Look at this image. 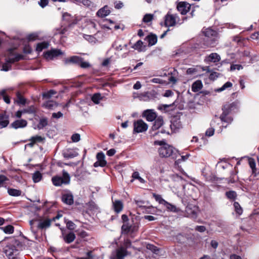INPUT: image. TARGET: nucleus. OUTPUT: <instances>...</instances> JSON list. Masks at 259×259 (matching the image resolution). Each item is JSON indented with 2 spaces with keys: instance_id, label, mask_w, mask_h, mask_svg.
Returning <instances> with one entry per match:
<instances>
[{
  "instance_id": "obj_29",
  "label": "nucleus",
  "mask_w": 259,
  "mask_h": 259,
  "mask_svg": "<svg viewBox=\"0 0 259 259\" xmlns=\"http://www.w3.org/2000/svg\"><path fill=\"white\" fill-rule=\"evenodd\" d=\"M202 88V84L200 80L195 81L192 85V90L194 92H198Z\"/></svg>"
},
{
  "instance_id": "obj_27",
  "label": "nucleus",
  "mask_w": 259,
  "mask_h": 259,
  "mask_svg": "<svg viewBox=\"0 0 259 259\" xmlns=\"http://www.w3.org/2000/svg\"><path fill=\"white\" fill-rule=\"evenodd\" d=\"M62 201L65 204L71 205L73 203V195H62Z\"/></svg>"
},
{
  "instance_id": "obj_59",
  "label": "nucleus",
  "mask_w": 259,
  "mask_h": 259,
  "mask_svg": "<svg viewBox=\"0 0 259 259\" xmlns=\"http://www.w3.org/2000/svg\"><path fill=\"white\" fill-rule=\"evenodd\" d=\"M219 73L216 72H211L209 75V79L211 80H214L218 77Z\"/></svg>"
},
{
  "instance_id": "obj_54",
  "label": "nucleus",
  "mask_w": 259,
  "mask_h": 259,
  "mask_svg": "<svg viewBox=\"0 0 259 259\" xmlns=\"http://www.w3.org/2000/svg\"><path fill=\"white\" fill-rule=\"evenodd\" d=\"M181 126V125L180 124V121L178 120L174 121L172 122V123L170 125L171 128L172 129L173 128H179Z\"/></svg>"
},
{
  "instance_id": "obj_43",
  "label": "nucleus",
  "mask_w": 259,
  "mask_h": 259,
  "mask_svg": "<svg viewBox=\"0 0 259 259\" xmlns=\"http://www.w3.org/2000/svg\"><path fill=\"white\" fill-rule=\"evenodd\" d=\"M238 180V177L236 176V172L235 171H232L231 173V176L229 179V180L228 181V183H233L235 182H236Z\"/></svg>"
},
{
  "instance_id": "obj_32",
  "label": "nucleus",
  "mask_w": 259,
  "mask_h": 259,
  "mask_svg": "<svg viewBox=\"0 0 259 259\" xmlns=\"http://www.w3.org/2000/svg\"><path fill=\"white\" fill-rule=\"evenodd\" d=\"M220 56L217 53H211L208 57V60L212 62H217L220 60Z\"/></svg>"
},
{
  "instance_id": "obj_30",
  "label": "nucleus",
  "mask_w": 259,
  "mask_h": 259,
  "mask_svg": "<svg viewBox=\"0 0 259 259\" xmlns=\"http://www.w3.org/2000/svg\"><path fill=\"white\" fill-rule=\"evenodd\" d=\"M96 158L98 161H100L102 165L104 166L106 165L107 162L105 160V156L103 152L98 153L96 155Z\"/></svg>"
},
{
  "instance_id": "obj_51",
  "label": "nucleus",
  "mask_w": 259,
  "mask_h": 259,
  "mask_svg": "<svg viewBox=\"0 0 259 259\" xmlns=\"http://www.w3.org/2000/svg\"><path fill=\"white\" fill-rule=\"evenodd\" d=\"M71 140L73 142H77L80 140V136L79 134H74L71 136Z\"/></svg>"
},
{
  "instance_id": "obj_15",
  "label": "nucleus",
  "mask_w": 259,
  "mask_h": 259,
  "mask_svg": "<svg viewBox=\"0 0 259 259\" xmlns=\"http://www.w3.org/2000/svg\"><path fill=\"white\" fill-rule=\"evenodd\" d=\"M112 201L114 211L117 213L120 212L123 208L122 201L118 199H113V198H112Z\"/></svg>"
},
{
  "instance_id": "obj_40",
  "label": "nucleus",
  "mask_w": 259,
  "mask_h": 259,
  "mask_svg": "<svg viewBox=\"0 0 259 259\" xmlns=\"http://www.w3.org/2000/svg\"><path fill=\"white\" fill-rule=\"evenodd\" d=\"M87 205L89 209L91 210L95 211L98 209V207L97 204L93 201L89 202L87 203Z\"/></svg>"
},
{
  "instance_id": "obj_48",
  "label": "nucleus",
  "mask_w": 259,
  "mask_h": 259,
  "mask_svg": "<svg viewBox=\"0 0 259 259\" xmlns=\"http://www.w3.org/2000/svg\"><path fill=\"white\" fill-rule=\"evenodd\" d=\"M143 45V41L141 40H139L136 42V43L134 45L133 48L135 50H137L141 51Z\"/></svg>"
},
{
  "instance_id": "obj_3",
  "label": "nucleus",
  "mask_w": 259,
  "mask_h": 259,
  "mask_svg": "<svg viewBox=\"0 0 259 259\" xmlns=\"http://www.w3.org/2000/svg\"><path fill=\"white\" fill-rule=\"evenodd\" d=\"M131 247V241L128 239H125L123 245L118 247L112 252L110 258L124 259L125 256L131 254L127 249Z\"/></svg>"
},
{
  "instance_id": "obj_44",
  "label": "nucleus",
  "mask_w": 259,
  "mask_h": 259,
  "mask_svg": "<svg viewBox=\"0 0 259 259\" xmlns=\"http://www.w3.org/2000/svg\"><path fill=\"white\" fill-rule=\"evenodd\" d=\"M56 92L54 90H50L48 92L43 94V98L46 99H49L52 97L53 95L55 94Z\"/></svg>"
},
{
  "instance_id": "obj_5",
  "label": "nucleus",
  "mask_w": 259,
  "mask_h": 259,
  "mask_svg": "<svg viewBox=\"0 0 259 259\" xmlns=\"http://www.w3.org/2000/svg\"><path fill=\"white\" fill-rule=\"evenodd\" d=\"M13 50H9L10 55L6 59V63L3 65L2 70L7 71L11 69V64L20 61L23 58V56L20 54L13 55Z\"/></svg>"
},
{
  "instance_id": "obj_24",
  "label": "nucleus",
  "mask_w": 259,
  "mask_h": 259,
  "mask_svg": "<svg viewBox=\"0 0 259 259\" xmlns=\"http://www.w3.org/2000/svg\"><path fill=\"white\" fill-rule=\"evenodd\" d=\"M9 117L6 114H0V128L6 127L9 124Z\"/></svg>"
},
{
  "instance_id": "obj_16",
  "label": "nucleus",
  "mask_w": 259,
  "mask_h": 259,
  "mask_svg": "<svg viewBox=\"0 0 259 259\" xmlns=\"http://www.w3.org/2000/svg\"><path fill=\"white\" fill-rule=\"evenodd\" d=\"M190 7L191 5L189 4L182 2L178 5L177 9L182 15H185L190 10Z\"/></svg>"
},
{
  "instance_id": "obj_62",
  "label": "nucleus",
  "mask_w": 259,
  "mask_h": 259,
  "mask_svg": "<svg viewBox=\"0 0 259 259\" xmlns=\"http://www.w3.org/2000/svg\"><path fill=\"white\" fill-rule=\"evenodd\" d=\"M63 114L62 112L60 111L58 112L57 113H53L52 114V117L54 118H59L60 117H62L63 116Z\"/></svg>"
},
{
  "instance_id": "obj_38",
  "label": "nucleus",
  "mask_w": 259,
  "mask_h": 259,
  "mask_svg": "<svg viewBox=\"0 0 259 259\" xmlns=\"http://www.w3.org/2000/svg\"><path fill=\"white\" fill-rule=\"evenodd\" d=\"M232 86V83L231 82L228 81L225 83L221 88L217 89L215 91L218 92H221L228 88H231Z\"/></svg>"
},
{
  "instance_id": "obj_52",
  "label": "nucleus",
  "mask_w": 259,
  "mask_h": 259,
  "mask_svg": "<svg viewBox=\"0 0 259 259\" xmlns=\"http://www.w3.org/2000/svg\"><path fill=\"white\" fill-rule=\"evenodd\" d=\"M24 113H33L35 112V108L34 106H31L28 108L23 110Z\"/></svg>"
},
{
  "instance_id": "obj_23",
  "label": "nucleus",
  "mask_w": 259,
  "mask_h": 259,
  "mask_svg": "<svg viewBox=\"0 0 259 259\" xmlns=\"http://www.w3.org/2000/svg\"><path fill=\"white\" fill-rule=\"evenodd\" d=\"M58 104L55 101L53 100H48L44 103L42 106L48 109H55L57 106Z\"/></svg>"
},
{
  "instance_id": "obj_39",
  "label": "nucleus",
  "mask_w": 259,
  "mask_h": 259,
  "mask_svg": "<svg viewBox=\"0 0 259 259\" xmlns=\"http://www.w3.org/2000/svg\"><path fill=\"white\" fill-rule=\"evenodd\" d=\"M248 162L249 166L252 169V174L255 175V171L256 169L255 168V162L253 158H249L248 160Z\"/></svg>"
},
{
  "instance_id": "obj_42",
  "label": "nucleus",
  "mask_w": 259,
  "mask_h": 259,
  "mask_svg": "<svg viewBox=\"0 0 259 259\" xmlns=\"http://www.w3.org/2000/svg\"><path fill=\"white\" fill-rule=\"evenodd\" d=\"M9 181V179L6 176L0 175V187L5 186Z\"/></svg>"
},
{
  "instance_id": "obj_45",
  "label": "nucleus",
  "mask_w": 259,
  "mask_h": 259,
  "mask_svg": "<svg viewBox=\"0 0 259 259\" xmlns=\"http://www.w3.org/2000/svg\"><path fill=\"white\" fill-rule=\"evenodd\" d=\"M92 100L95 104H98L101 100V94L99 93L95 94L93 96Z\"/></svg>"
},
{
  "instance_id": "obj_21",
  "label": "nucleus",
  "mask_w": 259,
  "mask_h": 259,
  "mask_svg": "<svg viewBox=\"0 0 259 259\" xmlns=\"http://www.w3.org/2000/svg\"><path fill=\"white\" fill-rule=\"evenodd\" d=\"M62 237L64 241L69 244L75 240L76 236L73 232H71L65 235L63 234Z\"/></svg>"
},
{
  "instance_id": "obj_22",
  "label": "nucleus",
  "mask_w": 259,
  "mask_h": 259,
  "mask_svg": "<svg viewBox=\"0 0 259 259\" xmlns=\"http://www.w3.org/2000/svg\"><path fill=\"white\" fill-rule=\"evenodd\" d=\"M138 98L140 101L145 102L149 101L153 98V94L149 92L140 94Z\"/></svg>"
},
{
  "instance_id": "obj_14",
  "label": "nucleus",
  "mask_w": 259,
  "mask_h": 259,
  "mask_svg": "<svg viewBox=\"0 0 259 259\" xmlns=\"http://www.w3.org/2000/svg\"><path fill=\"white\" fill-rule=\"evenodd\" d=\"M63 54L60 50L53 49L44 53V57L46 59L52 60L54 58Z\"/></svg>"
},
{
  "instance_id": "obj_35",
  "label": "nucleus",
  "mask_w": 259,
  "mask_h": 259,
  "mask_svg": "<svg viewBox=\"0 0 259 259\" xmlns=\"http://www.w3.org/2000/svg\"><path fill=\"white\" fill-rule=\"evenodd\" d=\"M233 206L236 213L239 215H241L243 212V209L239 203L237 202H234Z\"/></svg>"
},
{
  "instance_id": "obj_13",
  "label": "nucleus",
  "mask_w": 259,
  "mask_h": 259,
  "mask_svg": "<svg viewBox=\"0 0 259 259\" xmlns=\"http://www.w3.org/2000/svg\"><path fill=\"white\" fill-rule=\"evenodd\" d=\"M203 33H204L205 36H206L207 37H208L206 41H208V42L209 41H211L210 43H209V45L210 47L214 46L215 45V38L211 39V38H210V37L215 36L217 34L216 31H215L211 29L207 28L203 31Z\"/></svg>"
},
{
  "instance_id": "obj_7",
  "label": "nucleus",
  "mask_w": 259,
  "mask_h": 259,
  "mask_svg": "<svg viewBox=\"0 0 259 259\" xmlns=\"http://www.w3.org/2000/svg\"><path fill=\"white\" fill-rule=\"evenodd\" d=\"M187 199L185 197L182 198V201L186 205V212L187 216L190 218L195 219L197 215L198 208L195 205L189 204L187 202Z\"/></svg>"
},
{
  "instance_id": "obj_61",
  "label": "nucleus",
  "mask_w": 259,
  "mask_h": 259,
  "mask_svg": "<svg viewBox=\"0 0 259 259\" xmlns=\"http://www.w3.org/2000/svg\"><path fill=\"white\" fill-rule=\"evenodd\" d=\"M196 72H197V69H196V68H189L186 71L187 74H194Z\"/></svg>"
},
{
  "instance_id": "obj_58",
  "label": "nucleus",
  "mask_w": 259,
  "mask_h": 259,
  "mask_svg": "<svg viewBox=\"0 0 259 259\" xmlns=\"http://www.w3.org/2000/svg\"><path fill=\"white\" fill-rule=\"evenodd\" d=\"M8 192L9 194H20L21 192L19 190L16 189H8Z\"/></svg>"
},
{
  "instance_id": "obj_47",
  "label": "nucleus",
  "mask_w": 259,
  "mask_h": 259,
  "mask_svg": "<svg viewBox=\"0 0 259 259\" xmlns=\"http://www.w3.org/2000/svg\"><path fill=\"white\" fill-rule=\"evenodd\" d=\"M147 248L150 250L154 253H157L159 251V249L155 246L152 244H148L147 245Z\"/></svg>"
},
{
  "instance_id": "obj_60",
  "label": "nucleus",
  "mask_w": 259,
  "mask_h": 259,
  "mask_svg": "<svg viewBox=\"0 0 259 259\" xmlns=\"http://www.w3.org/2000/svg\"><path fill=\"white\" fill-rule=\"evenodd\" d=\"M37 36H38L36 34L32 33V34H29L27 38L29 41H33V40H35L36 39V38L37 37Z\"/></svg>"
},
{
  "instance_id": "obj_55",
  "label": "nucleus",
  "mask_w": 259,
  "mask_h": 259,
  "mask_svg": "<svg viewBox=\"0 0 259 259\" xmlns=\"http://www.w3.org/2000/svg\"><path fill=\"white\" fill-rule=\"evenodd\" d=\"M214 129L213 128H209L206 130L205 132V135L208 137L212 136L214 134Z\"/></svg>"
},
{
  "instance_id": "obj_28",
  "label": "nucleus",
  "mask_w": 259,
  "mask_h": 259,
  "mask_svg": "<svg viewBox=\"0 0 259 259\" xmlns=\"http://www.w3.org/2000/svg\"><path fill=\"white\" fill-rule=\"evenodd\" d=\"M146 39L148 41L149 46H153L156 44L157 41V37L155 34H150L146 37Z\"/></svg>"
},
{
  "instance_id": "obj_17",
  "label": "nucleus",
  "mask_w": 259,
  "mask_h": 259,
  "mask_svg": "<svg viewBox=\"0 0 259 259\" xmlns=\"http://www.w3.org/2000/svg\"><path fill=\"white\" fill-rule=\"evenodd\" d=\"M176 23V17L175 15L167 14L165 17V24L166 26H173Z\"/></svg>"
},
{
  "instance_id": "obj_41",
  "label": "nucleus",
  "mask_w": 259,
  "mask_h": 259,
  "mask_svg": "<svg viewBox=\"0 0 259 259\" xmlns=\"http://www.w3.org/2000/svg\"><path fill=\"white\" fill-rule=\"evenodd\" d=\"M48 124V120L46 118L40 119L37 125L38 129H42Z\"/></svg>"
},
{
  "instance_id": "obj_25",
  "label": "nucleus",
  "mask_w": 259,
  "mask_h": 259,
  "mask_svg": "<svg viewBox=\"0 0 259 259\" xmlns=\"http://www.w3.org/2000/svg\"><path fill=\"white\" fill-rule=\"evenodd\" d=\"M154 123L152 127L153 131H156L159 128L163 123V120L162 117H158L155 119Z\"/></svg>"
},
{
  "instance_id": "obj_8",
  "label": "nucleus",
  "mask_w": 259,
  "mask_h": 259,
  "mask_svg": "<svg viewBox=\"0 0 259 259\" xmlns=\"http://www.w3.org/2000/svg\"><path fill=\"white\" fill-rule=\"evenodd\" d=\"M234 104H226L223 108V113L220 116V119L222 121L231 123L233 119L231 117H227L230 113L231 108L234 106Z\"/></svg>"
},
{
  "instance_id": "obj_11",
  "label": "nucleus",
  "mask_w": 259,
  "mask_h": 259,
  "mask_svg": "<svg viewBox=\"0 0 259 259\" xmlns=\"http://www.w3.org/2000/svg\"><path fill=\"white\" fill-rule=\"evenodd\" d=\"M148 129V125L142 120H138L134 123V132L136 133L145 132Z\"/></svg>"
},
{
  "instance_id": "obj_18",
  "label": "nucleus",
  "mask_w": 259,
  "mask_h": 259,
  "mask_svg": "<svg viewBox=\"0 0 259 259\" xmlns=\"http://www.w3.org/2000/svg\"><path fill=\"white\" fill-rule=\"evenodd\" d=\"M144 116L149 121H152L156 119V114L153 110H147L143 113Z\"/></svg>"
},
{
  "instance_id": "obj_9",
  "label": "nucleus",
  "mask_w": 259,
  "mask_h": 259,
  "mask_svg": "<svg viewBox=\"0 0 259 259\" xmlns=\"http://www.w3.org/2000/svg\"><path fill=\"white\" fill-rule=\"evenodd\" d=\"M153 196L156 201H158L160 204H163L168 210L174 212H178L180 211L179 208L163 199L161 197V195H153Z\"/></svg>"
},
{
  "instance_id": "obj_53",
  "label": "nucleus",
  "mask_w": 259,
  "mask_h": 259,
  "mask_svg": "<svg viewBox=\"0 0 259 259\" xmlns=\"http://www.w3.org/2000/svg\"><path fill=\"white\" fill-rule=\"evenodd\" d=\"M66 226L69 230H73L75 229V224L71 221H69L66 223Z\"/></svg>"
},
{
  "instance_id": "obj_50",
  "label": "nucleus",
  "mask_w": 259,
  "mask_h": 259,
  "mask_svg": "<svg viewBox=\"0 0 259 259\" xmlns=\"http://www.w3.org/2000/svg\"><path fill=\"white\" fill-rule=\"evenodd\" d=\"M81 58L78 56H73L70 58L68 62L77 63L81 61Z\"/></svg>"
},
{
  "instance_id": "obj_19",
  "label": "nucleus",
  "mask_w": 259,
  "mask_h": 259,
  "mask_svg": "<svg viewBox=\"0 0 259 259\" xmlns=\"http://www.w3.org/2000/svg\"><path fill=\"white\" fill-rule=\"evenodd\" d=\"M27 124V122L24 119L17 120L11 124L12 127L17 129L18 128H23Z\"/></svg>"
},
{
  "instance_id": "obj_34",
  "label": "nucleus",
  "mask_w": 259,
  "mask_h": 259,
  "mask_svg": "<svg viewBox=\"0 0 259 259\" xmlns=\"http://www.w3.org/2000/svg\"><path fill=\"white\" fill-rule=\"evenodd\" d=\"M49 44L48 42L44 41L37 45L36 50L37 52H41L43 49L48 48Z\"/></svg>"
},
{
  "instance_id": "obj_33",
  "label": "nucleus",
  "mask_w": 259,
  "mask_h": 259,
  "mask_svg": "<svg viewBox=\"0 0 259 259\" xmlns=\"http://www.w3.org/2000/svg\"><path fill=\"white\" fill-rule=\"evenodd\" d=\"M32 178L34 183H37L41 180L42 175L39 171H36L32 174Z\"/></svg>"
},
{
  "instance_id": "obj_26",
  "label": "nucleus",
  "mask_w": 259,
  "mask_h": 259,
  "mask_svg": "<svg viewBox=\"0 0 259 259\" xmlns=\"http://www.w3.org/2000/svg\"><path fill=\"white\" fill-rule=\"evenodd\" d=\"M110 13L108 7L106 6L100 9L97 13V15L101 17H104L108 15Z\"/></svg>"
},
{
  "instance_id": "obj_20",
  "label": "nucleus",
  "mask_w": 259,
  "mask_h": 259,
  "mask_svg": "<svg viewBox=\"0 0 259 259\" xmlns=\"http://www.w3.org/2000/svg\"><path fill=\"white\" fill-rule=\"evenodd\" d=\"M63 156L66 158H73L77 156L78 153L73 149H68L64 151Z\"/></svg>"
},
{
  "instance_id": "obj_4",
  "label": "nucleus",
  "mask_w": 259,
  "mask_h": 259,
  "mask_svg": "<svg viewBox=\"0 0 259 259\" xmlns=\"http://www.w3.org/2000/svg\"><path fill=\"white\" fill-rule=\"evenodd\" d=\"M52 222V220L50 219H44L40 220L38 223L35 220H31L29 224L32 233L35 235L38 229L43 230L48 228Z\"/></svg>"
},
{
  "instance_id": "obj_36",
  "label": "nucleus",
  "mask_w": 259,
  "mask_h": 259,
  "mask_svg": "<svg viewBox=\"0 0 259 259\" xmlns=\"http://www.w3.org/2000/svg\"><path fill=\"white\" fill-rule=\"evenodd\" d=\"M16 102L18 104L24 105L26 103V99L21 95L19 92L17 93Z\"/></svg>"
},
{
  "instance_id": "obj_1",
  "label": "nucleus",
  "mask_w": 259,
  "mask_h": 259,
  "mask_svg": "<svg viewBox=\"0 0 259 259\" xmlns=\"http://www.w3.org/2000/svg\"><path fill=\"white\" fill-rule=\"evenodd\" d=\"M154 145H158L161 147L158 149L159 155L162 157H170L173 159H176L180 154L178 151L172 146L165 143L163 141H155Z\"/></svg>"
},
{
  "instance_id": "obj_12",
  "label": "nucleus",
  "mask_w": 259,
  "mask_h": 259,
  "mask_svg": "<svg viewBox=\"0 0 259 259\" xmlns=\"http://www.w3.org/2000/svg\"><path fill=\"white\" fill-rule=\"evenodd\" d=\"M184 189L185 190V192L187 193L188 194L191 193H203L202 190L203 188L202 187H200V188L195 186L191 184H187L184 187Z\"/></svg>"
},
{
  "instance_id": "obj_46",
  "label": "nucleus",
  "mask_w": 259,
  "mask_h": 259,
  "mask_svg": "<svg viewBox=\"0 0 259 259\" xmlns=\"http://www.w3.org/2000/svg\"><path fill=\"white\" fill-rule=\"evenodd\" d=\"M153 19V15L150 14H147L144 16L143 21L145 23H148L151 21Z\"/></svg>"
},
{
  "instance_id": "obj_63",
  "label": "nucleus",
  "mask_w": 259,
  "mask_h": 259,
  "mask_svg": "<svg viewBox=\"0 0 259 259\" xmlns=\"http://www.w3.org/2000/svg\"><path fill=\"white\" fill-rule=\"evenodd\" d=\"M195 230L199 232H204L206 230V228L203 226H197L195 227Z\"/></svg>"
},
{
  "instance_id": "obj_2",
  "label": "nucleus",
  "mask_w": 259,
  "mask_h": 259,
  "mask_svg": "<svg viewBox=\"0 0 259 259\" xmlns=\"http://www.w3.org/2000/svg\"><path fill=\"white\" fill-rule=\"evenodd\" d=\"M20 242L13 238H9L4 248V252L9 259H21L19 256Z\"/></svg>"
},
{
  "instance_id": "obj_64",
  "label": "nucleus",
  "mask_w": 259,
  "mask_h": 259,
  "mask_svg": "<svg viewBox=\"0 0 259 259\" xmlns=\"http://www.w3.org/2000/svg\"><path fill=\"white\" fill-rule=\"evenodd\" d=\"M48 0H40L39 5L41 8H44L48 5Z\"/></svg>"
},
{
  "instance_id": "obj_37",
  "label": "nucleus",
  "mask_w": 259,
  "mask_h": 259,
  "mask_svg": "<svg viewBox=\"0 0 259 259\" xmlns=\"http://www.w3.org/2000/svg\"><path fill=\"white\" fill-rule=\"evenodd\" d=\"M1 229L6 234H12L14 232V227L11 225L1 227Z\"/></svg>"
},
{
  "instance_id": "obj_10",
  "label": "nucleus",
  "mask_w": 259,
  "mask_h": 259,
  "mask_svg": "<svg viewBox=\"0 0 259 259\" xmlns=\"http://www.w3.org/2000/svg\"><path fill=\"white\" fill-rule=\"evenodd\" d=\"M139 226L137 224L126 223L123 224L121 227V232L122 234H127L129 233H134L138 230Z\"/></svg>"
},
{
  "instance_id": "obj_56",
  "label": "nucleus",
  "mask_w": 259,
  "mask_h": 259,
  "mask_svg": "<svg viewBox=\"0 0 259 259\" xmlns=\"http://www.w3.org/2000/svg\"><path fill=\"white\" fill-rule=\"evenodd\" d=\"M30 140L34 141L35 143L37 142H40L43 140V138L40 136H36L35 137H32Z\"/></svg>"
},
{
  "instance_id": "obj_31",
  "label": "nucleus",
  "mask_w": 259,
  "mask_h": 259,
  "mask_svg": "<svg viewBox=\"0 0 259 259\" xmlns=\"http://www.w3.org/2000/svg\"><path fill=\"white\" fill-rule=\"evenodd\" d=\"M132 178L133 179L131 180V182H133L135 180H137L141 184H144L145 183V180L140 176V174L138 171L133 172L132 174Z\"/></svg>"
},
{
  "instance_id": "obj_49",
  "label": "nucleus",
  "mask_w": 259,
  "mask_h": 259,
  "mask_svg": "<svg viewBox=\"0 0 259 259\" xmlns=\"http://www.w3.org/2000/svg\"><path fill=\"white\" fill-rule=\"evenodd\" d=\"M189 154H187L186 155L181 156V158H179L176 160L175 163L177 164H179L182 161H185L189 157Z\"/></svg>"
},
{
  "instance_id": "obj_6",
  "label": "nucleus",
  "mask_w": 259,
  "mask_h": 259,
  "mask_svg": "<svg viewBox=\"0 0 259 259\" xmlns=\"http://www.w3.org/2000/svg\"><path fill=\"white\" fill-rule=\"evenodd\" d=\"M70 180V176L65 170H63L62 177L55 176L52 179L53 184L56 186H60L62 184H68L69 183Z\"/></svg>"
},
{
  "instance_id": "obj_57",
  "label": "nucleus",
  "mask_w": 259,
  "mask_h": 259,
  "mask_svg": "<svg viewBox=\"0 0 259 259\" xmlns=\"http://www.w3.org/2000/svg\"><path fill=\"white\" fill-rule=\"evenodd\" d=\"M230 69L231 71H233L236 69L239 70L241 69H242V66L239 64H233L231 66Z\"/></svg>"
}]
</instances>
